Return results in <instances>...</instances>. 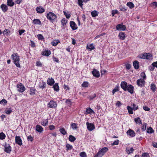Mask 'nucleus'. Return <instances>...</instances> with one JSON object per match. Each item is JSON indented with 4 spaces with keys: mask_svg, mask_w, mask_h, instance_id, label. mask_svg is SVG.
<instances>
[{
    "mask_svg": "<svg viewBox=\"0 0 157 157\" xmlns=\"http://www.w3.org/2000/svg\"><path fill=\"white\" fill-rule=\"evenodd\" d=\"M11 57L13 60L14 63L15 64L17 67H20V65L19 63L20 58L17 54V53L13 54L12 55Z\"/></svg>",
    "mask_w": 157,
    "mask_h": 157,
    "instance_id": "nucleus-1",
    "label": "nucleus"
},
{
    "mask_svg": "<svg viewBox=\"0 0 157 157\" xmlns=\"http://www.w3.org/2000/svg\"><path fill=\"white\" fill-rule=\"evenodd\" d=\"M46 17L48 19L52 22L55 21L57 18L56 15L53 13L51 12H49L47 14Z\"/></svg>",
    "mask_w": 157,
    "mask_h": 157,
    "instance_id": "nucleus-2",
    "label": "nucleus"
},
{
    "mask_svg": "<svg viewBox=\"0 0 157 157\" xmlns=\"http://www.w3.org/2000/svg\"><path fill=\"white\" fill-rule=\"evenodd\" d=\"M151 56L150 53H145L139 55L138 57L141 59H150Z\"/></svg>",
    "mask_w": 157,
    "mask_h": 157,
    "instance_id": "nucleus-3",
    "label": "nucleus"
},
{
    "mask_svg": "<svg viewBox=\"0 0 157 157\" xmlns=\"http://www.w3.org/2000/svg\"><path fill=\"white\" fill-rule=\"evenodd\" d=\"M57 106V105L56 103L53 100L51 101L50 102L48 103L47 105V106L48 108H56Z\"/></svg>",
    "mask_w": 157,
    "mask_h": 157,
    "instance_id": "nucleus-4",
    "label": "nucleus"
},
{
    "mask_svg": "<svg viewBox=\"0 0 157 157\" xmlns=\"http://www.w3.org/2000/svg\"><path fill=\"white\" fill-rule=\"evenodd\" d=\"M17 90L20 92H23L25 90V88L24 85L21 83H19L17 85Z\"/></svg>",
    "mask_w": 157,
    "mask_h": 157,
    "instance_id": "nucleus-5",
    "label": "nucleus"
},
{
    "mask_svg": "<svg viewBox=\"0 0 157 157\" xmlns=\"http://www.w3.org/2000/svg\"><path fill=\"white\" fill-rule=\"evenodd\" d=\"M145 82V81L142 79H138L136 81V83L138 86L140 87L144 86Z\"/></svg>",
    "mask_w": 157,
    "mask_h": 157,
    "instance_id": "nucleus-6",
    "label": "nucleus"
},
{
    "mask_svg": "<svg viewBox=\"0 0 157 157\" xmlns=\"http://www.w3.org/2000/svg\"><path fill=\"white\" fill-rule=\"evenodd\" d=\"M4 151L7 153H10L11 151V147L9 144L6 143L4 146Z\"/></svg>",
    "mask_w": 157,
    "mask_h": 157,
    "instance_id": "nucleus-7",
    "label": "nucleus"
},
{
    "mask_svg": "<svg viewBox=\"0 0 157 157\" xmlns=\"http://www.w3.org/2000/svg\"><path fill=\"white\" fill-rule=\"evenodd\" d=\"M126 27L125 25L121 24L117 25L116 26V29L118 30L124 31L125 30Z\"/></svg>",
    "mask_w": 157,
    "mask_h": 157,
    "instance_id": "nucleus-8",
    "label": "nucleus"
},
{
    "mask_svg": "<svg viewBox=\"0 0 157 157\" xmlns=\"http://www.w3.org/2000/svg\"><path fill=\"white\" fill-rule=\"evenodd\" d=\"M86 125L87 129L90 131H92L95 128L94 126L92 123L87 122L86 123Z\"/></svg>",
    "mask_w": 157,
    "mask_h": 157,
    "instance_id": "nucleus-9",
    "label": "nucleus"
},
{
    "mask_svg": "<svg viewBox=\"0 0 157 157\" xmlns=\"http://www.w3.org/2000/svg\"><path fill=\"white\" fill-rule=\"evenodd\" d=\"M128 85L127 83L125 82H122L121 84V88L123 89L124 91L127 90V87Z\"/></svg>",
    "mask_w": 157,
    "mask_h": 157,
    "instance_id": "nucleus-10",
    "label": "nucleus"
},
{
    "mask_svg": "<svg viewBox=\"0 0 157 157\" xmlns=\"http://www.w3.org/2000/svg\"><path fill=\"white\" fill-rule=\"evenodd\" d=\"M93 75L97 78L100 76L99 72L96 69H94L92 72Z\"/></svg>",
    "mask_w": 157,
    "mask_h": 157,
    "instance_id": "nucleus-11",
    "label": "nucleus"
},
{
    "mask_svg": "<svg viewBox=\"0 0 157 157\" xmlns=\"http://www.w3.org/2000/svg\"><path fill=\"white\" fill-rule=\"evenodd\" d=\"M15 142L17 144L20 146L22 145V140L21 139L20 137L19 136H16Z\"/></svg>",
    "mask_w": 157,
    "mask_h": 157,
    "instance_id": "nucleus-12",
    "label": "nucleus"
},
{
    "mask_svg": "<svg viewBox=\"0 0 157 157\" xmlns=\"http://www.w3.org/2000/svg\"><path fill=\"white\" fill-rule=\"evenodd\" d=\"M127 133L128 135H129L131 137H133L135 135V133L131 129H129L127 132Z\"/></svg>",
    "mask_w": 157,
    "mask_h": 157,
    "instance_id": "nucleus-13",
    "label": "nucleus"
},
{
    "mask_svg": "<svg viewBox=\"0 0 157 157\" xmlns=\"http://www.w3.org/2000/svg\"><path fill=\"white\" fill-rule=\"evenodd\" d=\"M70 25L73 30H75L77 29L78 27L75 23L73 21H71L70 22Z\"/></svg>",
    "mask_w": 157,
    "mask_h": 157,
    "instance_id": "nucleus-14",
    "label": "nucleus"
},
{
    "mask_svg": "<svg viewBox=\"0 0 157 157\" xmlns=\"http://www.w3.org/2000/svg\"><path fill=\"white\" fill-rule=\"evenodd\" d=\"M134 87L131 85H128L127 87V90L131 94H132L133 92Z\"/></svg>",
    "mask_w": 157,
    "mask_h": 157,
    "instance_id": "nucleus-15",
    "label": "nucleus"
},
{
    "mask_svg": "<svg viewBox=\"0 0 157 157\" xmlns=\"http://www.w3.org/2000/svg\"><path fill=\"white\" fill-rule=\"evenodd\" d=\"M36 12L37 13H41L45 11V10L41 6L37 7L36 8Z\"/></svg>",
    "mask_w": 157,
    "mask_h": 157,
    "instance_id": "nucleus-16",
    "label": "nucleus"
},
{
    "mask_svg": "<svg viewBox=\"0 0 157 157\" xmlns=\"http://www.w3.org/2000/svg\"><path fill=\"white\" fill-rule=\"evenodd\" d=\"M55 81L54 79L51 78H49L47 81V83L50 86H52L54 83Z\"/></svg>",
    "mask_w": 157,
    "mask_h": 157,
    "instance_id": "nucleus-17",
    "label": "nucleus"
},
{
    "mask_svg": "<svg viewBox=\"0 0 157 157\" xmlns=\"http://www.w3.org/2000/svg\"><path fill=\"white\" fill-rule=\"evenodd\" d=\"M86 48L87 49L91 51L95 49V47L93 44H87Z\"/></svg>",
    "mask_w": 157,
    "mask_h": 157,
    "instance_id": "nucleus-18",
    "label": "nucleus"
},
{
    "mask_svg": "<svg viewBox=\"0 0 157 157\" xmlns=\"http://www.w3.org/2000/svg\"><path fill=\"white\" fill-rule=\"evenodd\" d=\"M36 90L34 88H31L29 90V94L33 96L35 94Z\"/></svg>",
    "mask_w": 157,
    "mask_h": 157,
    "instance_id": "nucleus-19",
    "label": "nucleus"
},
{
    "mask_svg": "<svg viewBox=\"0 0 157 157\" xmlns=\"http://www.w3.org/2000/svg\"><path fill=\"white\" fill-rule=\"evenodd\" d=\"M51 54L50 51L48 50H45L42 53V55L45 56H48Z\"/></svg>",
    "mask_w": 157,
    "mask_h": 157,
    "instance_id": "nucleus-20",
    "label": "nucleus"
},
{
    "mask_svg": "<svg viewBox=\"0 0 157 157\" xmlns=\"http://www.w3.org/2000/svg\"><path fill=\"white\" fill-rule=\"evenodd\" d=\"M1 8L4 12H6L8 9V6L4 4L1 6Z\"/></svg>",
    "mask_w": 157,
    "mask_h": 157,
    "instance_id": "nucleus-21",
    "label": "nucleus"
},
{
    "mask_svg": "<svg viewBox=\"0 0 157 157\" xmlns=\"http://www.w3.org/2000/svg\"><path fill=\"white\" fill-rule=\"evenodd\" d=\"M36 130L38 132L41 133L43 131V128L41 126L37 125L36 126Z\"/></svg>",
    "mask_w": 157,
    "mask_h": 157,
    "instance_id": "nucleus-22",
    "label": "nucleus"
},
{
    "mask_svg": "<svg viewBox=\"0 0 157 157\" xmlns=\"http://www.w3.org/2000/svg\"><path fill=\"white\" fill-rule=\"evenodd\" d=\"M118 36L122 40H124L125 37V34L123 32H120Z\"/></svg>",
    "mask_w": 157,
    "mask_h": 157,
    "instance_id": "nucleus-23",
    "label": "nucleus"
},
{
    "mask_svg": "<svg viewBox=\"0 0 157 157\" xmlns=\"http://www.w3.org/2000/svg\"><path fill=\"white\" fill-rule=\"evenodd\" d=\"M133 65L136 69H138L139 67V63L137 61H135L133 62Z\"/></svg>",
    "mask_w": 157,
    "mask_h": 157,
    "instance_id": "nucleus-24",
    "label": "nucleus"
},
{
    "mask_svg": "<svg viewBox=\"0 0 157 157\" xmlns=\"http://www.w3.org/2000/svg\"><path fill=\"white\" fill-rule=\"evenodd\" d=\"M94 114L95 113L90 108H89L86 109V114Z\"/></svg>",
    "mask_w": 157,
    "mask_h": 157,
    "instance_id": "nucleus-25",
    "label": "nucleus"
},
{
    "mask_svg": "<svg viewBox=\"0 0 157 157\" xmlns=\"http://www.w3.org/2000/svg\"><path fill=\"white\" fill-rule=\"evenodd\" d=\"M108 149L107 147H104L102 148L99 151L100 152L102 153L103 154H104L108 151Z\"/></svg>",
    "mask_w": 157,
    "mask_h": 157,
    "instance_id": "nucleus-26",
    "label": "nucleus"
},
{
    "mask_svg": "<svg viewBox=\"0 0 157 157\" xmlns=\"http://www.w3.org/2000/svg\"><path fill=\"white\" fill-rule=\"evenodd\" d=\"M59 42L60 41L59 40H55L51 42V44L53 46H56Z\"/></svg>",
    "mask_w": 157,
    "mask_h": 157,
    "instance_id": "nucleus-27",
    "label": "nucleus"
},
{
    "mask_svg": "<svg viewBox=\"0 0 157 157\" xmlns=\"http://www.w3.org/2000/svg\"><path fill=\"white\" fill-rule=\"evenodd\" d=\"M54 90L56 91H58L59 90V87L58 83H56L53 86Z\"/></svg>",
    "mask_w": 157,
    "mask_h": 157,
    "instance_id": "nucleus-28",
    "label": "nucleus"
},
{
    "mask_svg": "<svg viewBox=\"0 0 157 157\" xmlns=\"http://www.w3.org/2000/svg\"><path fill=\"white\" fill-rule=\"evenodd\" d=\"M46 86V84L45 82H42V83H40L39 85V87L40 88L42 89L44 88Z\"/></svg>",
    "mask_w": 157,
    "mask_h": 157,
    "instance_id": "nucleus-29",
    "label": "nucleus"
},
{
    "mask_svg": "<svg viewBox=\"0 0 157 157\" xmlns=\"http://www.w3.org/2000/svg\"><path fill=\"white\" fill-rule=\"evenodd\" d=\"M91 13L93 17H95L98 15V12L96 10H94L92 11Z\"/></svg>",
    "mask_w": 157,
    "mask_h": 157,
    "instance_id": "nucleus-30",
    "label": "nucleus"
},
{
    "mask_svg": "<svg viewBox=\"0 0 157 157\" xmlns=\"http://www.w3.org/2000/svg\"><path fill=\"white\" fill-rule=\"evenodd\" d=\"M7 5L10 6H13L14 4V2L12 0H7Z\"/></svg>",
    "mask_w": 157,
    "mask_h": 157,
    "instance_id": "nucleus-31",
    "label": "nucleus"
},
{
    "mask_svg": "<svg viewBox=\"0 0 157 157\" xmlns=\"http://www.w3.org/2000/svg\"><path fill=\"white\" fill-rule=\"evenodd\" d=\"M33 23L34 24L40 25L41 24V22L38 19H35L33 21Z\"/></svg>",
    "mask_w": 157,
    "mask_h": 157,
    "instance_id": "nucleus-32",
    "label": "nucleus"
},
{
    "mask_svg": "<svg viewBox=\"0 0 157 157\" xmlns=\"http://www.w3.org/2000/svg\"><path fill=\"white\" fill-rule=\"evenodd\" d=\"M134 149L132 147L130 149H128V147H126V151L128 154L132 153Z\"/></svg>",
    "mask_w": 157,
    "mask_h": 157,
    "instance_id": "nucleus-33",
    "label": "nucleus"
},
{
    "mask_svg": "<svg viewBox=\"0 0 157 157\" xmlns=\"http://www.w3.org/2000/svg\"><path fill=\"white\" fill-rule=\"evenodd\" d=\"M151 89L153 92H154L155 91L156 89V85L154 83H152L151 85Z\"/></svg>",
    "mask_w": 157,
    "mask_h": 157,
    "instance_id": "nucleus-34",
    "label": "nucleus"
},
{
    "mask_svg": "<svg viewBox=\"0 0 157 157\" xmlns=\"http://www.w3.org/2000/svg\"><path fill=\"white\" fill-rule=\"evenodd\" d=\"M68 139L71 142H73L76 140V138L73 136L70 135L69 136Z\"/></svg>",
    "mask_w": 157,
    "mask_h": 157,
    "instance_id": "nucleus-35",
    "label": "nucleus"
},
{
    "mask_svg": "<svg viewBox=\"0 0 157 157\" xmlns=\"http://www.w3.org/2000/svg\"><path fill=\"white\" fill-rule=\"evenodd\" d=\"M67 20L65 18H64L62 19L61 21L62 25L63 26H65L66 23H67Z\"/></svg>",
    "mask_w": 157,
    "mask_h": 157,
    "instance_id": "nucleus-36",
    "label": "nucleus"
},
{
    "mask_svg": "<svg viewBox=\"0 0 157 157\" xmlns=\"http://www.w3.org/2000/svg\"><path fill=\"white\" fill-rule=\"evenodd\" d=\"M127 5L130 9H132L134 7V5L132 2H129L127 3Z\"/></svg>",
    "mask_w": 157,
    "mask_h": 157,
    "instance_id": "nucleus-37",
    "label": "nucleus"
},
{
    "mask_svg": "<svg viewBox=\"0 0 157 157\" xmlns=\"http://www.w3.org/2000/svg\"><path fill=\"white\" fill-rule=\"evenodd\" d=\"M48 119L44 120L41 122V124L43 126H46L48 125Z\"/></svg>",
    "mask_w": 157,
    "mask_h": 157,
    "instance_id": "nucleus-38",
    "label": "nucleus"
},
{
    "mask_svg": "<svg viewBox=\"0 0 157 157\" xmlns=\"http://www.w3.org/2000/svg\"><path fill=\"white\" fill-rule=\"evenodd\" d=\"M127 109L129 114H132L133 113V112L132 111V110H133V109L132 107H131L129 106H127Z\"/></svg>",
    "mask_w": 157,
    "mask_h": 157,
    "instance_id": "nucleus-39",
    "label": "nucleus"
},
{
    "mask_svg": "<svg viewBox=\"0 0 157 157\" xmlns=\"http://www.w3.org/2000/svg\"><path fill=\"white\" fill-rule=\"evenodd\" d=\"M134 120L136 123L139 124H142L141 121L140 120V118L139 117H138L137 118H135Z\"/></svg>",
    "mask_w": 157,
    "mask_h": 157,
    "instance_id": "nucleus-40",
    "label": "nucleus"
},
{
    "mask_svg": "<svg viewBox=\"0 0 157 157\" xmlns=\"http://www.w3.org/2000/svg\"><path fill=\"white\" fill-rule=\"evenodd\" d=\"M59 131L63 135H65L67 133L66 131H65V129L63 128H60L59 129Z\"/></svg>",
    "mask_w": 157,
    "mask_h": 157,
    "instance_id": "nucleus-41",
    "label": "nucleus"
},
{
    "mask_svg": "<svg viewBox=\"0 0 157 157\" xmlns=\"http://www.w3.org/2000/svg\"><path fill=\"white\" fill-rule=\"evenodd\" d=\"M66 147L67 148V150H70L73 148V147L72 145L69 144H67L66 145Z\"/></svg>",
    "mask_w": 157,
    "mask_h": 157,
    "instance_id": "nucleus-42",
    "label": "nucleus"
},
{
    "mask_svg": "<svg viewBox=\"0 0 157 157\" xmlns=\"http://www.w3.org/2000/svg\"><path fill=\"white\" fill-rule=\"evenodd\" d=\"M6 135L3 132L0 133V139L3 140L5 139Z\"/></svg>",
    "mask_w": 157,
    "mask_h": 157,
    "instance_id": "nucleus-43",
    "label": "nucleus"
},
{
    "mask_svg": "<svg viewBox=\"0 0 157 157\" xmlns=\"http://www.w3.org/2000/svg\"><path fill=\"white\" fill-rule=\"evenodd\" d=\"M10 33V31L9 30L7 29H5L2 32L3 34L4 35L7 36Z\"/></svg>",
    "mask_w": 157,
    "mask_h": 157,
    "instance_id": "nucleus-44",
    "label": "nucleus"
},
{
    "mask_svg": "<svg viewBox=\"0 0 157 157\" xmlns=\"http://www.w3.org/2000/svg\"><path fill=\"white\" fill-rule=\"evenodd\" d=\"M154 132L152 128L151 127H149L147 128V132L149 133H152Z\"/></svg>",
    "mask_w": 157,
    "mask_h": 157,
    "instance_id": "nucleus-45",
    "label": "nucleus"
},
{
    "mask_svg": "<svg viewBox=\"0 0 157 157\" xmlns=\"http://www.w3.org/2000/svg\"><path fill=\"white\" fill-rule=\"evenodd\" d=\"M104 155V154L100 152V151H99L94 156L96 157H102Z\"/></svg>",
    "mask_w": 157,
    "mask_h": 157,
    "instance_id": "nucleus-46",
    "label": "nucleus"
},
{
    "mask_svg": "<svg viewBox=\"0 0 157 157\" xmlns=\"http://www.w3.org/2000/svg\"><path fill=\"white\" fill-rule=\"evenodd\" d=\"M64 15L66 17L67 19H69L71 17V15L69 14H68L67 13H68V12L67 13L66 11H63Z\"/></svg>",
    "mask_w": 157,
    "mask_h": 157,
    "instance_id": "nucleus-47",
    "label": "nucleus"
},
{
    "mask_svg": "<svg viewBox=\"0 0 157 157\" xmlns=\"http://www.w3.org/2000/svg\"><path fill=\"white\" fill-rule=\"evenodd\" d=\"M77 124L76 123H73L71 124V127L73 129H76L77 128Z\"/></svg>",
    "mask_w": 157,
    "mask_h": 157,
    "instance_id": "nucleus-48",
    "label": "nucleus"
},
{
    "mask_svg": "<svg viewBox=\"0 0 157 157\" xmlns=\"http://www.w3.org/2000/svg\"><path fill=\"white\" fill-rule=\"evenodd\" d=\"M88 83L87 82H84L82 84V86L83 87H86L88 86Z\"/></svg>",
    "mask_w": 157,
    "mask_h": 157,
    "instance_id": "nucleus-49",
    "label": "nucleus"
},
{
    "mask_svg": "<svg viewBox=\"0 0 157 157\" xmlns=\"http://www.w3.org/2000/svg\"><path fill=\"white\" fill-rule=\"evenodd\" d=\"M7 103V101L5 99H2L1 101H0V104H6Z\"/></svg>",
    "mask_w": 157,
    "mask_h": 157,
    "instance_id": "nucleus-50",
    "label": "nucleus"
},
{
    "mask_svg": "<svg viewBox=\"0 0 157 157\" xmlns=\"http://www.w3.org/2000/svg\"><path fill=\"white\" fill-rule=\"evenodd\" d=\"M151 6L154 7V9H156L157 6V2H154L151 3Z\"/></svg>",
    "mask_w": 157,
    "mask_h": 157,
    "instance_id": "nucleus-51",
    "label": "nucleus"
},
{
    "mask_svg": "<svg viewBox=\"0 0 157 157\" xmlns=\"http://www.w3.org/2000/svg\"><path fill=\"white\" fill-rule=\"evenodd\" d=\"M147 124L146 123H144L141 129L143 131H144L146 130V128Z\"/></svg>",
    "mask_w": 157,
    "mask_h": 157,
    "instance_id": "nucleus-52",
    "label": "nucleus"
},
{
    "mask_svg": "<svg viewBox=\"0 0 157 157\" xmlns=\"http://www.w3.org/2000/svg\"><path fill=\"white\" fill-rule=\"evenodd\" d=\"M132 105V108L133 109V110H137L138 108V106L137 105H136L135 104H133Z\"/></svg>",
    "mask_w": 157,
    "mask_h": 157,
    "instance_id": "nucleus-53",
    "label": "nucleus"
},
{
    "mask_svg": "<svg viewBox=\"0 0 157 157\" xmlns=\"http://www.w3.org/2000/svg\"><path fill=\"white\" fill-rule=\"evenodd\" d=\"M80 155L81 157H86V153L84 152H82L80 154Z\"/></svg>",
    "mask_w": 157,
    "mask_h": 157,
    "instance_id": "nucleus-54",
    "label": "nucleus"
},
{
    "mask_svg": "<svg viewBox=\"0 0 157 157\" xmlns=\"http://www.w3.org/2000/svg\"><path fill=\"white\" fill-rule=\"evenodd\" d=\"M96 97V94H95L91 95L89 97L90 100H92Z\"/></svg>",
    "mask_w": 157,
    "mask_h": 157,
    "instance_id": "nucleus-55",
    "label": "nucleus"
},
{
    "mask_svg": "<svg viewBox=\"0 0 157 157\" xmlns=\"http://www.w3.org/2000/svg\"><path fill=\"white\" fill-rule=\"evenodd\" d=\"M78 5L81 7H82L83 5L82 2L83 0H78Z\"/></svg>",
    "mask_w": 157,
    "mask_h": 157,
    "instance_id": "nucleus-56",
    "label": "nucleus"
},
{
    "mask_svg": "<svg viewBox=\"0 0 157 157\" xmlns=\"http://www.w3.org/2000/svg\"><path fill=\"white\" fill-rule=\"evenodd\" d=\"M140 75H141V76L143 78V79H145L146 78V75H145V73L144 72H142L141 73V74H140Z\"/></svg>",
    "mask_w": 157,
    "mask_h": 157,
    "instance_id": "nucleus-57",
    "label": "nucleus"
},
{
    "mask_svg": "<svg viewBox=\"0 0 157 157\" xmlns=\"http://www.w3.org/2000/svg\"><path fill=\"white\" fill-rule=\"evenodd\" d=\"M119 9H120V10L123 11V12H125L127 10L126 8L123 7L122 6H119Z\"/></svg>",
    "mask_w": 157,
    "mask_h": 157,
    "instance_id": "nucleus-58",
    "label": "nucleus"
},
{
    "mask_svg": "<svg viewBox=\"0 0 157 157\" xmlns=\"http://www.w3.org/2000/svg\"><path fill=\"white\" fill-rule=\"evenodd\" d=\"M141 157H150L149 154L147 153H143L141 156Z\"/></svg>",
    "mask_w": 157,
    "mask_h": 157,
    "instance_id": "nucleus-59",
    "label": "nucleus"
},
{
    "mask_svg": "<svg viewBox=\"0 0 157 157\" xmlns=\"http://www.w3.org/2000/svg\"><path fill=\"white\" fill-rule=\"evenodd\" d=\"M12 112V110L11 109V108L9 109H8L6 110V113L7 114H10Z\"/></svg>",
    "mask_w": 157,
    "mask_h": 157,
    "instance_id": "nucleus-60",
    "label": "nucleus"
},
{
    "mask_svg": "<svg viewBox=\"0 0 157 157\" xmlns=\"http://www.w3.org/2000/svg\"><path fill=\"white\" fill-rule=\"evenodd\" d=\"M119 142V140H115L113 142V143L112 144V145H117L118 144Z\"/></svg>",
    "mask_w": 157,
    "mask_h": 157,
    "instance_id": "nucleus-61",
    "label": "nucleus"
},
{
    "mask_svg": "<svg viewBox=\"0 0 157 157\" xmlns=\"http://www.w3.org/2000/svg\"><path fill=\"white\" fill-rule=\"evenodd\" d=\"M37 36L39 40H42L44 39L43 36L41 34H38Z\"/></svg>",
    "mask_w": 157,
    "mask_h": 157,
    "instance_id": "nucleus-62",
    "label": "nucleus"
},
{
    "mask_svg": "<svg viewBox=\"0 0 157 157\" xmlns=\"http://www.w3.org/2000/svg\"><path fill=\"white\" fill-rule=\"evenodd\" d=\"M36 65L37 66L42 67V64L39 61H37L36 62Z\"/></svg>",
    "mask_w": 157,
    "mask_h": 157,
    "instance_id": "nucleus-63",
    "label": "nucleus"
},
{
    "mask_svg": "<svg viewBox=\"0 0 157 157\" xmlns=\"http://www.w3.org/2000/svg\"><path fill=\"white\" fill-rule=\"evenodd\" d=\"M125 67L127 70H129L131 68V65L130 64L127 63L125 64Z\"/></svg>",
    "mask_w": 157,
    "mask_h": 157,
    "instance_id": "nucleus-64",
    "label": "nucleus"
}]
</instances>
